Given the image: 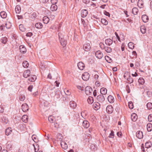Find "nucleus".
I'll return each mask as SVG.
<instances>
[{
  "mask_svg": "<svg viewBox=\"0 0 152 152\" xmlns=\"http://www.w3.org/2000/svg\"><path fill=\"white\" fill-rule=\"evenodd\" d=\"M92 89L90 86H87L86 87L85 89V92L86 95H90L92 94Z\"/></svg>",
  "mask_w": 152,
  "mask_h": 152,
  "instance_id": "f257e3e1",
  "label": "nucleus"
},
{
  "mask_svg": "<svg viewBox=\"0 0 152 152\" xmlns=\"http://www.w3.org/2000/svg\"><path fill=\"white\" fill-rule=\"evenodd\" d=\"M90 75L89 73L87 72L84 73L82 75V78L85 81H87L88 80L89 78Z\"/></svg>",
  "mask_w": 152,
  "mask_h": 152,
  "instance_id": "f03ea898",
  "label": "nucleus"
},
{
  "mask_svg": "<svg viewBox=\"0 0 152 152\" xmlns=\"http://www.w3.org/2000/svg\"><path fill=\"white\" fill-rule=\"evenodd\" d=\"M97 100L99 102H102L105 100V98L103 95L101 94L97 96Z\"/></svg>",
  "mask_w": 152,
  "mask_h": 152,
  "instance_id": "7ed1b4c3",
  "label": "nucleus"
},
{
  "mask_svg": "<svg viewBox=\"0 0 152 152\" xmlns=\"http://www.w3.org/2000/svg\"><path fill=\"white\" fill-rule=\"evenodd\" d=\"M95 56L98 58L100 59L103 57V54L100 51L98 50L95 53Z\"/></svg>",
  "mask_w": 152,
  "mask_h": 152,
  "instance_id": "20e7f679",
  "label": "nucleus"
},
{
  "mask_svg": "<svg viewBox=\"0 0 152 152\" xmlns=\"http://www.w3.org/2000/svg\"><path fill=\"white\" fill-rule=\"evenodd\" d=\"M106 110L108 113L111 114L113 112V108L111 105H108L106 107Z\"/></svg>",
  "mask_w": 152,
  "mask_h": 152,
  "instance_id": "39448f33",
  "label": "nucleus"
},
{
  "mask_svg": "<svg viewBox=\"0 0 152 152\" xmlns=\"http://www.w3.org/2000/svg\"><path fill=\"white\" fill-rule=\"evenodd\" d=\"M91 48L90 44L89 43H86L84 44L83 47L84 50L86 51L89 50Z\"/></svg>",
  "mask_w": 152,
  "mask_h": 152,
  "instance_id": "423d86ee",
  "label": "nucleus"
},
{
  "mask_svg": "<svg viewBox=\"0 0 152 152\" xmlns=\"http://www.w3.org/2000/svg\"><path fill=\"white\" fill-rule=\"evenodd\" d=\"M21 109L23 112H26L28 110V106L26 103L23 104L22 105Z\"/></svg>",
  "mask_w": 152,
  "mask_h": 152,
  "instance_id": "0eeeda50",
  "label": "nucleus"
},
{
  "mask_svg": "<svg viewBox=\"0 0 152 152\" xmlns=\"http://www.w3.org/2000/svg\"><path fill=\"white\" fill-rule=\"evenodd\" d=\"M93 107L95 110H97L100 108V104L98 102H94L93 105Z\"/></svg>",
  "mask_w": 152,
  "mask_h": 152,
  "instance_id": "6e6552de",
  "label": "nucleus"
},
{
  "mask_svg": "<svg viewBox=\"0 0 152 152\" xmlns=\"http://www.w3.org/2000/svg\"><path fill=\"white\" fill-rule=\"evenodd\" d=\"M77 66L78 68L81 70H83L85 67L84 64L82 62H79L78 63Z\"/></svg>",
  "mask_w": 152,
  "mask_h": 152,
  "instance_id": "1a4fd4ad",
  "label": "nucleus"
},
{
  "mask_svg": "<svg viewBox=\"0 0 152 152\" xmlns=\"http://www.w3.org/2000/svg\"><path fill=\"white\" fill-rule=\"evenodd\" d=\"M136 135V137L140 139H142L143 137L142 132V131H138L137 132Z\"/></svg>",
  "mask_w": 152,
  "mask_h": 152,
  "instance_id": "9d476101",
  "label": "nucleus"
},
{
  "mask_svg": "<svg viewBox=\"0 0 152 152\" xmlns=\"http://www.w3.org/2000/svg\"><path fill=\"white\" fill-rule=\"evenodd\" d=\"M88 13L87 10H83L81 11V16L83 18H85L86 17Z\"/></svg>",
  "mask_w": 152,
  "mask_h": 152,
  "instance_id": "9b49d317",
  "label": "nucleus"
},
{
  "mask_svg": "<svg viewBox=\"0 0 152 152\" xmlns=\"http://www.w3.org/2000/svg\"><path fill=\"white\" fill-rule=\"evenodd\" d=\"M30 73V71L29 70L25 71L23 73V77L25 78H27L29 76Z\"/></svg>",
  "mask_w": 152,
  "mask_h": 152,
  "instance_id": "f8f14e48",
  "label": "nucleus"
},
{
  "mask_svg": "<svg viewBox=\"0 0 152 152\" xmlns=\"http://www.w3.org/2000/svg\"><path fill=\"white\" fill-rule=\"evenodd\" d=\"M5 134L7 135H9L12 132V130L10 127H8L5 130Z\"/></svg>",
  "mask_w": 152,
  "mask_h": 152,
  "instance_id": "ddd939ff",
  "label": "nucleus"
},
{
  "mask_svg": "<svg viewBox=\"0 0 152 152\" xmlns=\"http://www.w3.org/2000/svg\"><path fill=\"white\" fill-rule=\"evenodd\" d=\"M20 52L23 54L25 53L26 51L25 48L23 45H21L20 46Z\"/></svg>",
  "mask_w": 152,
  "mask_h": 152,
  "instance_id": "4468645a",
  "label": "nucleus"
},
{
  "mask_svg": "<svg viewBox=\"0 0 152 152\" xmlns=\"http://www.w3.org/2000/svg\"><path fill=\"white\" fill-rule=\"evenodd\" d=\"M61 147L65 150L67 148V145L64 141H62L61 142Z\"/></svg>",
  "mask_w": 152,
  "mask_h": 152,
  "instance_id": "2eb2a0df",
  "label": "nucleus"
},
{
  "mask_svg": "<svg viewBox=\"0 0 152 152\" xmlns=\"http://www.w3.org/2000/svg\"><path fill=\"white\" fill-rule=\"evenodd\" d=\"M105 43L106 45L110 46L113 44V41L110 39L108 38L105 40Z\"/></svg>",
  "mask_w": 152,
  "mask_h": 152,
  "instance_id": "dca6fc26",
  "label": "nucleus"
},
{
  "mask_svg": "<svg viewBox=\"0 0 152 152\" xmlns=\"http://www.w3.org/2000/svg\"><path fill=\"white\" fill-rule=\"evenodd\" d=\"M60 43L63 47H65L66 44V40L63 39L59 40Z\"/></svg>",
  "mask_w": 152,
  "mask_h": 152,
  "instance_id": "f3484780",
  "label": "nucleus"
},
{
  "mask_svg": "<svg viewBox=\"0 0 152 152\" xmlns=\"http://www.w3.org/2000/svg\"><path fill=\"white\" fill-rule=\"evenodd\" d=\"M83 125L84 128H87L89 126V123L87 121H84L83 122Z\"/></svg>",
  "mask_w": 152,
  "mask_h": 152,
  "instance_id": "a211bd4d",
  "label": "nucleus"
},
{
  "mask_svg": "<svg viewBox=\"0 0 152 152\" xmlns=\"http://www.w3.org/2000/svg\"><path fill=\"white\" fill-rule=\"evenodd\" d=\"M131 118L132 121H135L137 119V115L135 113H133L131 115Z\"/></svg>",
  "mask_w": 152,
  "mask_h": 152,
  "instance_id": "6ab92c4d",
  "label": "nucleus"
},
{
  "mask_svg": "<svg viewBox=\"0 0 152 152\" xmlns=\"http://www.w3.org/2000/svg\"><path fill=\"white\" fill-rule=\"evenodd\" d=\"M108 100L110 103H113L114 102V99L111 95H109L107 98Z\"/></svg>",
  "mask_w": 152,
  "mask_h": 152,
  "instance_id": "aec40b11",
  "label": "nucleus"
},
{
  "mask_svg": "<svg viewBox=\"0 0 152 152\" xmlns=\"http://www.w3.org/2000/svg\"><path fill=\"white\" fill-rule=\"evenodd\" d=\"M107 89L104 88H102L100 89V93L102 95H105L107 93Z\"/></svg>",
  "mask_w": 152,
  "mask_h": 152,
  "instance_id": "412c9836",
  "label": "nucleus"
},
{
  "mask_svg": "<svg viewBox=\"0 0 152 152\" xmlns=\"http://www.w3.org/2000/svg\"><path fill=\"white\" fill-rule=\"evenodd\" d=\"M57 9V6L56 4H52L50 7V9L52 11H56Z\"/></svg>",
  "mask_w": 152,
  "mask_h": 152,
  "instance_id": "4be33fe9",
  "label": "nucleus"
},
{
  "mask_svg": "<svg viewBox=\"0 0 152 152\" xmlns=\"http://www.w3.org/2000/svg\"><path fill=\"white\" fill-rule=\"evenodd\" d=\"M142 18L143 22L145 23L148 22V16L145 15H142Z\"/></svg>",
  "mask_w": 152,
  "mask_h": 152,
  "instance_id": "5701e85b",
  "label": "nucleus"
},
{
  "mask_svg": "<svg viewBox=\"0 0 152 152\" xmlns=\"http://www.w3.org/2000/svg\"><path fill=\"white\" fill-rule=\"evenodd\" d=\"M70 107L73 109L75 108L76 107V104L74 101H71L69 103Z\"/></svg>",
  "mask_w": 152,
  "mask_h": 152,
  "instance_id": "b1692460",
  "label": "nucleus"
},
{
  "mask_svg": "<svg viewBox=\"0 0 152 152\" xmlns=\"http://www.w3.org/2000/svg\"><path fill=\"white\" fill-rule=\"evenodd\" d=\"M15 11L16 13H19L21 11V8L20 6L19 5H17L16 6L15 8Z\"/></svg>",
  "mask_w": 152,
  "mask_h": 152,
  "instance_id": "393cba45",
  "label": "nucleus"
},
{
  "mask_svg": "<svg viewBox=\"0 0 152 152\" xmlns=\"http://www.w3.org/2000/svg\"><path fill=\"white\" fill-rule=\"evenodd\" d=\"M147 128L148 132H151L152 130V124L151 123L147 124Z\"/></svg>",
  "mask_w": 152,
  "mask_h": 152,
  "instance_id": "a878e982",
  "label": "nucleus"
},
{
  "mask_svg": "<svg viewBox=\"0 0 152 152\" xmlns=\"http://www.w3.org/2000/svg\"><path fill=\"white\" fill-rule=\"evenodd\" d=\"M49 20V18L47 16H45L43 18L42 20L44 23L47 24L48 23Z\"/></svg>",
  "mask_w": 152,
  "mask_h": 152,
  "instance_id": "bb28decb",
  "label": "nucleus"
},
{
  "mask_svg": "<svg viewBox=\"0 0 152 152\" xmlns=\"http://www.w3.org/2000/svg\"><path fill=\"white\" fill-rule=\"evenodd\" d=\"M22 120L23 122L26 123L28 121V116L26 115H24L22 117Z\"/></svg>",
  "mask_w": 152,
  "mask_h": 152,
  "instance_id": "cd10ccee",
  "label": "nucleus"
},
{
  "mask_svg": "<svg viewBox=\"0 0 152 152\" xmlns=\"http://www.w3.org/2000/svg\"><path fill=\"white\" fill-rule=\"evenodd\" d=\"M0 15L1 17L3 18H5L7 17V14L4 11H2L0 13Z\"/></svg>",
  "mask_w": 152,
  "mask_h": 152,
  "instance_id": "c85d7f7f",
  "label": "nucleus"
},
{
  "mask_svg": "<svg viewBox=\"0 0 152 152\" xmlns=\"http://www.w3.org/2000/svg\"><path fill=\"white\" fill-rule=\"evenodd\" d=\"M35 26L38 29H40L42 27L43 25L41 23H38L35 24Z\"/></svg>",
  "mask_w": 152,
  "mask_h": 152,
  "instance_id": "c756f323",
  "label": "nucleus"
},
{
  "mask_svg": "<svg viewBox=\"0 0 152 152\" xmlns=\"http://www.w3.org/2000/svg\"><path fill=\"white\" fill-rule=\"evenodd\" d=\"M56 137L58 139V141H61V142L63 138V137L62 136V135L60 133H58L57 134Z\"/></svg>",
  "mask_w": 152,
  "mask_h": 152,
  "instance_id": "7c9ffc66",
  "label": "nucleus"
},
{
  "mask_svg": "<svg viewBox=\"0 0 152 152\" xmlns=\"http://www.w3.org/2000/svg\"><path fill=\"white\" fill-rule=\"evenodd\" d=\"M37 79L36 76L35 75H33L31 77L29 78L28 80L30 82H34Z\"/></svg>",
  "mask_w": 152,
  "mask_h": 152,
  "instance_id": "2f4dec72",
  "label": "nucleus"
},
{
  "mask_svg": "<svg viewBox=\"0 0 152 152\" xmlns=\"http://www.w3.org/2000/svg\"><path fill=\"white\" fill-rule=\"evenodd\" d=\"M87 101L89 104H92L94 102V99L92 97L89 96L88 97Z\"/></svg>",
  "mask_w": 152,
  "mask_h": 152,
  "instance_id": "473e14b6",
  "label": "nucleus"
},
{
  "mask_svg": "<svg viewBox=\"0 0 152 152\" xmlns=\"http://www.w3.org/2000/svg\"><path fill=\"white\" fill-rule=\"evenodd\" d=\"M143 3L142 0H139L137 2V5L140 8L142 7Z\"/></svg>",
  "mask_w": 152,
  "mask_h": 152,
  "instance_id": "72a5a7b5",
  "label": "nucleus"
},
{
  "mask_svg": "<svg viewBox=\"0 0 152 152\" xmlns=\"http://www.w3.org/2000/svg\"><path fill=\"white\" fill-rule=\"evenodd\" d=\"M104 50L107 53H110L112 51V49L108 46H106Z\"/></svg>",
  "mask_w": 152,
  "mask_h": 152,
  "instance_id": "f704fd0d",
  "label": "nucleus"
},
{
  "mask_svg": "<svg viewBox=\"0 0 152 152\" xmlns=\"http://www.w3.org/2000/svg\"><path fill=\"white\" fill-rule=\"evenodd\" d=\"M152 145V143L151 142H147L145 143V148H150Z\"/></svg>",
  "mask_w": 152,
  "mask_h": 152,
  "instance_id": "c9c22d12",
  "label": "nucleus"
},
{
  "mask_svg": "<svg viewBox=\"0 0 152 152\" xmlns=\"http://www.w3.org/2000/svg\"><path fill=\"white\" fill-rule=\"evenodd\" d=\"M138 82L139 84L143 85L145 83V80L143 78L141 77L138 79Z\"/></svg>",
  "mask_w": 152,
  "mask_h": 152,
  "instance_id": "e433bc0d",
  "label": "nucleus"
},
{
  "mask_svg": "<svg viewBox=\"0 0 152 152\" xmlns=\"http://www.w3.org/2000/svg\"><path fill=\"white\" fill-rule=\"evenodd\" d=\"M138 12V9L136 7H134L132 10V13L134 15H137Z\"/></svg>",
  "mask_w": 152,
  "mask_h": 152,
  "instance_id": "4c0bfd02",
  "label": "nucleus"
},
{
  "mask_svg": "<svg viewBox=\"0 0 152 152\" xmlns=\"http://www.w3.org/2000/svg\"><path fill=\"white\" fill-rule=\"evenodd\" d=\"M23 66L25 68H27L29 66V63L26 61H24L23 63Z\"/></svg>",
  "mask_w": 152,
  "mask_h": 152,
  "instance_id": "58836bf2",
  "label": "nucleus"
},
{
  "mask_svg": "<svg viewBox=\"0 0 152 152\" xmlns=\"http://www.w3.org/2000/svg\"><path fill=\"white\" fill-rule=\"evenodd\" d=\"M128 46L130 48L132 49L134 48V44L132 42H130L128 44Z\"/></svg>",
  "mask_w": 152,
  "mask_h": 152,
  "instance_id": "ea45409f",
  "label": "nucleus"
},
{
  "mask_svg": "<svg viewBox=\"0 0 152 152\" xmlns=\"http://www.w3.org/2000/svg\"><path fill=\"white\" fill-rule=\"evenodd\" d=\"M140 31L143 34H144L146 32V29L144 26H141L140 28Z\"/></svg>",
  "mask_w": 152,
  "mask_h": 152,
  "instance_id": "a19ab883",
  "label": "nucleus"
},
{
  "mask_svg": "<svg viewBox=\"0 0 152 152\" xmlns=\"http://www.w3.org/2000/svg\"><path fill=\"white\" fill-rule=\"evenodd\" d=\"M130 76V73L128 72H127L125 73L124 77L126 79H127Z\"/></svg>",
  "mask_w": 152,
  "mask_h": 152,
  "instance_id": "79ce46f5",
  "label": "nucleus"
},
{
  "mask_svg": "<svg viewBox=\"0 0 152 152\" xmlns=\"http://www.w3.org/2000/svg\"><path fill=\"white\" fill-rule=\"evenodd\" d=\"M19 28L20 30L23 32H24L26 30L25 28L24 27L22 24H20L19 26Z\"/></svg>",
  "mask_w": 152,
  "mask_h": 152,
  "instance_id": "37998d69",
  "label": "nucleus"
},
{
  "mask_svg": "<svg viewBox=\"0 0 152 152\" xmlns=\"http://www.w3.org/2000/svg\"><path fill=\"white\" fill-rule=\"evenodd\" d=\"M58 37L59 40L64 39V35L62 32H60L58 33Z\"/></svg>",
  "mask_w": 152,
  "mask_h": 152,
  "instance_id": "c03bdc74",
  "label": "nucleus"
},
{
  "mask_svg": "<svg viewBox=\"0 0 152 152\" xmlns=\"http://www.w3.org/2000/svg\"><path fill=\"white\" fill-rule=\"evenodd\" d=\"M101 22L103 24L105 25H107L108 23L107 20L104 19H102Z\"/></svg>",
  "mask_w": 152,
  "mask_h": 152,
  "instance_id": "a18cd8bd",
  "label": "nucleus"
},
{
  "mask_svg": "<svg viewBox=\"0 0 152 152\" xmlns=\"http://www.w3.org/2000/svg\"><path fill=\"white\" fill-rule=\"evenodd\" d=\"M48 120L51 123H53L54 121L53 117L52 116H50L48 117Z\"/></svg>",
  "mask_w": 152,
  "mask_h": 152,
  "instance_id": "49530a36",
  "label": "nucleus"
},
{
  "mask_svg": "<svg viewBox=\"0 0 152 152\" xmlns=\"http://www.w3.org/2000/svg\"><path fill=\"white\" fill-rule=\"evenodd\" d=\"M105 59L108 63H110L112 61V59L110 58L108 56H105Z\"/></svg>",
  "mask_w": 152,
  "mask_h": 152,
  "instance_id": "de8ad7c7",
  "label": "nucleus"
},
{
  "mask_svg": "<svg viewBox=\"0 0 152 152\" xmlns=\"http://www.w3.org/2000/svg\"><path fill=\"white\" fill-rule=\"evenodd\" d=\"M147 107L148 109H150L152 108V103L149 102L147 104Z\"/></svg>",
  "mask_w": 152,
  "mask_h": 152,
  "instance_id": "09e8293b",
  "label": "nucleus"
},
{
  "mask_svg": "<svg viewBox=\"0 0 152 152\" xmlns=\"http://www.w3.org/2000/svg\"><path fill=\"white\" fill-rule=\"evenodd\" d=\"M126 79L128 80L129 83H132L133 82V79L130 76Z\"/></svg>",
  "mask_w": 152,
  "mask_h": 152,
  "instance_id": "8fccbe9b",
  "label": "nucleus"
},
{
  "mask_svg": "<svg viewBox=\"0 0 152 152\" xmlns=\"http://www.w3.org/2000/svg\"><path fill=\"white\" fill-rule=\"evenodd\" d=\"M129 107L130 109H132L133 108V105L132 102H129L128 103Z\"/></svg>",
  "mask_w": 152,
  "mask_h": 152,
  "instance_id": "3c124183",
  "label": "nucleus"
},
{
  "mask_svg": "<svg viewBox=\"0 0 152 152\" xmlns=\"http://www.w3.org/2000/svg\"><path fill=\"white\" fill-rule=\"evenodd\" d=\"M114 136V132L113 131H111V133L110 134L108 137L110 138H113Z\"/></svg>",
  "mask_w": 152,
  "mask_h": 152,
  "instance_id": "603ef678",
  "label": "nucleus"
},
{
  "mask_svg": "<svg viewBox=\"0 0 152 152\" xmlns=\"http://www.w3.org/2000/svg\"><path fill=\"white\" fill-rule=\"evenodd\" d=\"M25 99V96L23 95H21L19 96V99L21 101H23Z\"/></svg>",
  "mask_w": 152,
  "mask_h": 152,
  "instance_id": "864d4df0",
  "label": "nucleus"
},
{
  "mask_svg": "<svg viewBox=\"0 0 152 152\" xmlns=\"http://www.w3.org/2000/svg\"><path fill=\"white\" fill-rule=\"evenodd\" d=\"M99 45L101 48L102 49H104L106 46H105L104 44L103 43H100Z\"/></svg>",
  "mask_w": 152,
  "mask_h": 152,
  "instance_id": "5fc2aeb1",
  "label": "nucleus"
},
{
  "mask_svg": "<svg viewBox=\"0 0 152 152\" xmlns=\"http://www.w3.org/2000/svg\"><path fill=\"white\" fill-rule=\"evenodd\" d=\"M148 119L149 121H152V115H149L148 117Z\"/></svg>",
  "mask_w": 152,
  "mask_h": 152,
  "instance_id": "6e6d98bb",
  "label": "nucleus"
},
{
  "mask_svg": "<svg viewBox=\"0 0 152 152\" xmlns=\"http://www.w3.org/2000/svg\"><path fill=\"white\" fill-rule=\"evenodd\" d=\"M64 92L67 95H69L71 94V92H69L68 90H64Z\"/></svg>",
  "mask_w": 152,
  "mask_h": 152,
  "instance_id": "4d7b16f0",
  "label": "nucleus"
},
{
  "mask_svg": "<svg viewBox=\"0 0 152 152\" xmlns=\"http://www.w3.org/2000/svg\"><path fill=\"white\" fill-rule=\"evenodd\" d=\"M32 140L35 142H37L36 140V136L35 135H33L32 136Z\"/></svg>",
  "mask_w": 152,
  "mask_h": 152,
  "instance_id": "13d9d810",
  "label": "nucleus"
},
{
  "mask_svg": "<svg viewBox=\"0 0 152 152\" xmlns=\"http://www.w3.org/2000/svg\"><path fill=\"white\" fill-rule=\"evenodd\" d=\"M115 35H116V37H117V39H118V40L119 41H120V37H119L118 34L116 32H115Z\"/></svg>",
  "mask_w": 152,
  "mask_h": 152,
  "instance_id": "bf43d9fd",
  "label": "nucleus"
},
{
  "mask_svg": "<svg viewBox=\"0 0 152 152\" xmlns=\"http://www.w3.org/2000/svg\"><path fill=\"white\" fill-rule=\"evenodd\" d=\"M5 26L4 25H1L0 26V29L1 31H4Z\"/></svg>",
  "mask_w": 152,
  "mask_h": 152,
  "instance_id": "052dcab7",
  "label": "nucleus"
},
{
  "mask_svg": "<svg viewBox=\"0 0 152 152\" xmlns=\"http://www.w3.org/2000/svg\"><path fill=\"white\" fill-rule=\"evenodd\" d=\"M32 35V33L31 32H28L26 34V36L27 37H31Z\"/></svg>",
  "mask_w": 152,
  "mask_h": 152,
  "instance_id": "680f3d73",
  "label": "nucleus"
},
{
  "mask_svg": "<svg viewBox=\"0 0 152 152\" xmlns=\"http://www.w3.org/2000/svg\"><path fill=\"white\" fill-rule=\"evenodd\" d=\"M32 88L33 86L32 85H30L28 88V90L29 91H31Z\"/></svg>",
  "mask_w": 152,
  "mask_h": 152,
  "instance_id": "e2e57ef3",
  "label": "nucleus"
},
{
  "mask_svg": "<svg viewBox=\"0 0 152 152\" xmlns=\"http://www.w3.org/2000/svg\"><path fill=\"white\" fill-rule=\"evenodd\" d=\"M4 109L3 108L0 106V113H1L4 112Z\"/></svg>",
  "mask_w": 152,
  "mask_h": 152,
  "instance_id": "0e129e2a",
  "label": "nucleus"
},
{
  "mask_svg": "<svg viewBox=\"0 0 152 152\" xmlns=\"http://www.w3.org/2000/svg\"><path fill=\"white\" fill-rule=\"evenodd\" d=\"M95 85L97 86H100V83L98 81H96L95 83Z\"/></svg>",
  "mask_w": 152,
  "mask_h": 152,
  "instance_id": "69168bd1",
  "label": "nucleus"
},
{
  "mask_svg": "<svg viewBox=\"0 0 152 152\" xmlns=\"http://www.w3.org/2000/svg\"><path fill=\"white\" fill-rule=\"evenodd\" d=\"M83 1L85 4H88L90 2V0H83Z\"/></svg>",
  "mask_w": 152,
  "mask_h": 152,
  "instance_id": "338daca9",
  "label": "nucleus"
},
{
  "mask_svg": "<svg viewBox=\"0 0 152 152\" xmlns=\"http://www.w3.org/2000/svg\"><path fill=\"white\" fill-rule=\"evenodd\" d=\"M104 14L108 16L109 17H110V13L108 12H107L106 11H105V12H104Z\"/></svg>",
  "mask_w": 152,
  "mask_h": 152,
  "instance_id": "774afa93",
  "label": "nucleus"
}]
</instances>
